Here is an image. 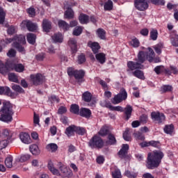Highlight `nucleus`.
Instances as JSON below:
<instances>
[{"label":"nucleus","instance_id":"72a5a7b5","mask_svg":"<svg viewBox=\"0 0 178 178\" xmlns=\"http://www.w3.org/2000/svg\"><path fill=\"white\" fill-rule=\"evenodd\" d=\"M173 90V87L170 85H163L161 87L160 92L161 94H165V92H170Z\"/></svg>","mask_w":178,"mask_h":178},{"label":"nucleus","instance_id":"c9c22d12","mask_svg":"<svg viewBox=\"0 0 178 178\" xmlns=\"http://www.w3.org/2000/svg\"><path fill=\"white\" fill-rule=\"evenodd\" d=\"M82 99L85 102H91V99H92V95L88 91L85 92L82 95Z\"/></svg>","mask_w":178,"mask_h":178},{"label":"nucleus","instance_id":"680f3d73","mask_svg":"<svg viewBox=\"0 0 178 178\" xmlns=\"http://www.w3.org/2000/svg\"><path fill=\"white\" fill-rule=\"evenodd\" d=\"M125 176L129 178H136L137 177V174L134 172H131L129 170L125 172Z\"/></svg>","mask_w":178,"mask_h":178},{"label":"nucleus","instance_id":"c03bdc74","mask_svg":"<svg viewBox=\"0 0 178 178\" xmlns=\"http://www.w3.org/2000/svg\"><path fill=\"white\" fill-rule=\"evenodd\" d=\"M81 33H83V27L76 26L74 29L72 34L73 35H76V37H78V35H80Z\"/></svg>","mask_w":178,"mask_h":178},{"label":"nucleus","instance_id":"ddd939ff","mask_svg":"<svg viewBox=\"0 0 178 178\" xmlns=\"http://www.w3.org/2000/svg\"><path fill=\"white\" fill-rule=\"evenodd\" d=\"M127 67L129 70H138L140 69H144V65L140 63L138 61H129L127 63Z\"/></svg>","mask_w":178,"mask_h":178},{"label":"nucleus","instance_id":"bb28decb","mask_svg":"<svg viewBox=\"0 0 178 178\" xmlns=\"http://www.w3.org/2000/svg\"><path fill=\"white\" fill-rule=\"evenodd\" d=\"M163 130L165 134H170L172 136V134H173V131H175V125L172 124L165 125Z\"/></svg>","mask_w":178,"mask_h":178},{"label":"nucleus","instance_id":"9d476101","mask_svg":"<svg viewBox=\"0 0 178 178\" xmlns=\"http://www.w3.org/2000/svg\"><path fill=\"white\" fill-rule=\"evenodd\" d=\"M135 8L138 10L144 11L148 9V3L145 0H135L134 1Z\"/></svg>","mask_w":178,"mask_h":178},{"label":"nucleus","instance_id":"c756f323","mask_svg":"<svg viewBox=\"0 0 178 178\" xmlns=\"http://www.w3.org/2000/svg\"><path fill=\"white\" fill-rule=\"evenodd\" d=\"M95 58L102 65H103V63L106 60V58L105 57V54L104 53L96 54Z\"/></svg>","mask_w":178,"mask_h":178},{"label":"nucleus","instance_id":"5701e85b","mask_svg":"<svg viewBox=\"0 0 178 178\" xmlns=\"http://www.w3.org/2000/svg\"><path fill=\"white\" fill-rule=\"evenodd\" d=\"M12 70H15L18 73H22L24 72V65L23 64H13L11 65Z\"/></svg>","mask_w":178,"mask_h":178},{"label":"nucleus","instance_id":"4468645a","mask_svg":"<svg viewBox=\"0 0 178 178\" xmlns=\"http://www.w3.org/2000/svg\"><path fill=\"white\" fill-rule=\"evenodd\" d=\"M12 70V67L6 63L4 64L2 61H0V73L1 74H3V76H6L9 72Z\"/></svg>","mask_w":178,"mask_h":178},{"label":"nucleus","instance_id":"2f4dec72","mask_svg":"<svg viewBox=\"0 0 178 178\" xmlns=\"http://www.w3.org/2000/svg\"><path fill=\"white\" fill-rule=\"evenodd\" d=\"M51 38L54 42H63V36L62 33H55Z\"/></svg>","mask_w":178,"mask_h":178},{"label":"nucleus","instance_id":"7c9ffc66","mask_svg":"<svg viewBox=\"0 0 178 178\" xmlns=\"http://www.w3.org/2000/svg\"><path fill=\"white\" fill-rule=\"evenodd\" d=\"M69 44L70 45L72 52L74 54L77 52V41L75 39H70L69 40Z\"/></svg>","mask_w":178,"mask_h":178},{"label":"nucleus","instance_id":"0e129e2a","mask_svg":"<svg viewBox=\"0 0 178 178\" xmlns=\"http://www.w3.org/2000/svg\"><path fill=\"white\" fill-rule=\"evenodd\" d=\"M27 13L31 17H34L35 16V9L34 8H29L27 9Z\"/></svg>","mask_w":178,"mask_h":178},{"label":"nucleus","instance_id":"8fccbe9b","mask_svg":"<svg viewBox=\"0 0 178 178\" xmlns=\"http://www.w3.org/2000/svg\"><path fill=\"white\" fill-rule=\"evenodd\" d=\"M8 79L10 81H13V83H18L19 80L17 79V76L15 73H9Z\"/></svg>","mask_w":178,"mask_h":178},{"label":"nucleus","instance_id":"39448f33","mask_svg":"<svg viewBox=\"0 0 178 178\" xmlns=\"http://www.w3.org/2000/svg\"><path fill=\"white\" fill-rule=\"evenodd\" d=\"M15 42L13 43V47L16 48L19 52H24V47L20 44H26V36L23 35H19L15 36Z\"/></svg>","mask_w":178,"mask_h":178},{"label":"nucleus","instance_id":"423d86ee","mask_svg":"<svg viewBox=\"0 0 178 178\" xmlns=\"http://www.w3.org/2000/svg\"><path fill=\"white\" fill-rule=\"evenodd\" d=\"M126 99H127V92L125 88H121L120 92L112 99L111 102L113 105H118Z\"/></svg>","mask_w":178,"mask_h":178},{"label":"nucleus","instance_id":"de8ad7c7","mask_svg":"<svg viewBox=\"0 0 178 178\" xmlns=\"http://www.w3.org/2000/svg\"><path fill=\"white\" fill-rule=\"evenodd\" d=\"M13 157H7L5 160L6 166L8 168H12L13 166Z\"/></svg>","mask_w":178,"mask_h":178},{"label":"nucleus","instance_id":"6e6d98bb","mask_svg":"<svg viewBox=\"0 0 178 178\" xmlns=\"http://www.w3.org/2000/svg\"><path fill=\"white\" fill-rule=\"evenodd\" d=\"M12 89L15 91L16 92L23 93L24 92V90H23L20 86L19 85H13L12 86Z\"/></svg>","mask_w":178,"mask_h":178},{"label":"nucleus","instance_id":"4c0bfd02","mask_svg":"<svg viewBox=\"0 0 178 178\" xmlns=\"http://www.w3.org/2000/svg\"><path fill=\"white\" fill-rule=\"evenodd\" d=\"M74 17V13L72 8H68L67 10L65 12V19H73Z\"/></svg>","mask_w":178,"mask_h":178},{"label":"nucleus","instance_id":"69168bd1","mask_svg":"<svg viewBox=\"0 0 178 178\" xmlns=\"http://www.w3.org/2000/svg\"><path fill=\"white\" fill-rule=\"evenodd\" d=\"M154 51L158 55H161L162 54V50L161 48H162V44H159L157 46H155L154 47Z\"/></svg>","mask_w":178,"mask_h":178},{"label":"nucleus","instance_id":"4be33fe9","mask_svg":"<svg viewBox=\"0 0 178 178\" xmlns=\"http://www.w3.org/2000/svg\"><path fill=\"white\" fill-rule=\"evenodd\" d=\"M58 27L64 30V31H67V30L70 29V25H69V24H67V22H66L65 21H63L62 19L58 20Z\"/></svg>","mask_w":178,"mask_h":178},{"label":"nucleus","instance_id":"bf43d9fd","mask_svg":"<svg viewBox=\"0 0 178 178\" xmlns=\"http://www.w3.org/2000/svg\"><path fill=\"white\" fill-rule=\"evenodd\" d=\"M4 88H5V91H4L5 95H8V97H13L15 95V93L10 91V88L9 87H5Z\"/></svg>","mask_w":178,"mask_h":178},{"label":"nucleus","instance_id":"20e7f679","mask_svg":"<svg viewBox=\"0 0 178 178\" xmlns=\"http://www.w3.org/2000/svg\"><path fill=\"white\" fill-rule=\"evenodd\" d=\"M110 111H116L117 112H124L125 120H129L131 118V113L133 112V107L130 105H127V106L123 109V107L120 106H113L111 105Z\"/></svg>","mask_w":178,"mask_h":178},{"label":"nucleus","instance_id":"393cba45","mask_svg":"<svg viewBox=\"0 0 178 178\" xmlns=\"http://www.w3.org/2000/svg\"><path fill=\"white\" fill-rule=\"evenodd\" d=\"M88 47H90L94 52V54H98V51H99L101 47L99 46V44L98 42H89L88 44Z\"/></svg>","mask_w":178,"mask_h":178},{"label":"nucleus","instance_id":"49530a36","mask_svg":"<svg viewBox=\"0 0 178 178\" xmlns=\"http://www.w3.org/2000/svg\"><path fill=\"white\" fill-rule=\"evenodd\" d=\"M150 38L153 41H156L158 38V31L156 29H152L150 31Z\"/></svg>","mask_w":178,"mask_h":178},{"label":"nucleus","instance_id":"864d4df0","mask_svg":"<svg viewBox=\"0 0 178 178\" xmlns=\"http://www.w3.org/2000/svg\"><path fill=\"white\" fill-rule=\"evenodd\" d=\"M100 105L101 106H103L104 108H108L110 110H111V107L112 106V104H111V102L106 100H103L100 102Z\"/></svg>","mask_w":178,"mask_h":178},{"label":"nucleus","instance_id":"e2e57ef3","mask_svg":"<svg viewBox=\"0 0 178 178\" xmlns=\"http://www.w3.org/2000/svg\"><path fill=\"white\" fill-rule=\"evenodd\" d=\"M7 56L9 58H15L16 56V50L13 49H10L7 53Z\"/></svg>","mask_w":178,"mask_h":178},{"label":"nucleus","instance_id":"dca6fc26","mask_svg":"<svg viewBox=\"0 0 178 178\" xmlns=\"http://www.w3.org/2000/svg\"><path fill=\"white\" fill-rule=\"evenodd\" d=\"M79 115L82 118L90 119V118H91V110L87 108H81L79 111Z\"/></svg>","mask_w":178,"mask_h":178},{"label":"nucleus","instance_id":"ea45409f","mask_svg":"<svg viewBox=\"0 0 178 178\" xmlns=\"http://www.w3.org/2000/svg\"><path fill=\"white\" fill-rule=\"evenodd\" d=\"M97 34L99 38H100L101 40H105V35L106 34V32L105 31V30H104V29H98L97 30Z\"/></svg>","mask_w":178,"mask_h":178},{"label":"nucleus","instance_id":"f8f14e48","mask_svg":"<svg viewBox=\"0 0 178 178\" xmlns=\"http://www.w3.org/2000/svg\"><path fill=\"white\" fill-rule=\"evenodd\" d=\"M22 26H26L29 31H35V30L38 29V26L37 25V24L33 23V22L30 20L23 21L22 23Z\"/></svg>","mask_w":178,"mask_h":178},{"label":"nucleus","instance_id":"58836bf2","mask_svg":"<svg viewBox=\"0 0 178 178\" xmlns=\"http://www.w3.org/2000/svg\"><path fill=\"white\" fill-rule=\"evenodd\" d=\"M8 144L9 140L8 139H5L3 137L0 138V150L7 147Z\"/></svg>","mask_w":178,"mask_h":178},{"label":"nucleus","instance_id":"774afa93","mask_svg":"<svg viewBox=\"0 0 178 178\" xmlns=\"http://www.w3.org/2000/svg\"><path fill=\"white\" fill-rule=\"evenodd\" d=\"M78 62L81 65V63H84V62H86V56L84 54H81L78 57Z\"/></svg>","mask_w":178,"mask_h":178},{"label":"nucleus","instance_id":"c85d7f7f","mask_svg":"<svg viewBox=\"0 0 178 178\" xmlns=\"http://www.w3.org/2000/svg\"><path fill=\"white\" fill-rule=\"evenodd\" d=\"M37 36L34 33H28L26 35V40L29 44L34 45L35 44V40Z\"/></svg>","mask_w":178,"mask_h":178},{"label":"nucleus","instance_id":"f704fd0d","mask_svg":"<svg viewBox=\"0 0 178 178\" xmlns=\"http://www.w3.org/2000/svg\"><path fill=\"white\" fill-rule=\"evenodd\" d=\"M46 149L50 152H56V151H58V145L56 143H49L46 146Z\"/></svg>","mask_w":178,"mask_h":178},{"label":"nucleus","instance_id":"f3484780","mask_svg":"<svg viewBox=\"0 0 178 178\" xmlns=\"http://www.w3.org/2000/svg\"><path fill=\"white\" fill-rule=\"evenodd\" d=\"M42 26L45 33H49V31L52 29V24L48 19H43Z\"/></svg>","mask_w":178,"mask_h":178},{"label":"nucleus","instance_id":"0eeeda50","mask_svg":"<svg viewBox=\"0 0 178 178\" xmlns=\"http://www.w3.org/2000/svg\"><path fill=\"white\" fill-rule=\"evenodd\" d=\"M67 74L69 76H74L79 83H83V79L85 73L83 70H74L72 67H70L67 69Z\"/></svg>","mask_w":178,"mask_h":178},{"label":"nucleus","instance_id":"f257e3e1","mask_svg":"<svg viewBox=\"0 0 178 178\" xmlns=\"http://www.w3.org/2000/svg\"><path fill=\"white\" fill-rule=\"evenodd\" d=\"M13 106L10 102H6L3 103V106L0 109V122L3 123H10L13 120Z\"/></svg>","mask_w":178,"mask_h":178},{"label":"nucleus","instance_id":"2eb2a0df","mask_svg":"<svg viewBox=\"0 0 178 178\" xmlns=\"http://www.w3.org/2000/svg\"><path fill=\"white\" fill-rule=\"evenodd\" d=\"M128 151L129 145L127 144H123L121 149L118 152L120 158H121L122 159L126 158V155H127Z\"/></svg>","mask_w":178,"mask_h":178},{"label":"nucleus","instance_id":"603ef678","mask_svg":"<svg viewBox=\"0 0 178 178\" xmlns=\"http://www.w3.org/2000/svg\"><path fill=\"white\" fill-rule=\"evenodd\" d=\"M122 137L125 141H131V136H129V129L123 133Z\"/></svg>","mask_w":178,"mask_h":178},{"label":"nucleus","instance_id":"6e6552de","mask_svg":"<svg viewBox=\"0 0 178 178\" xmlns=\"http://www.w3.org/2000/svg\"><path fill=\"white\" fill-rule=\"evenodd\" d=\"M89 147L91 148H102L104 147V141L99 136H93L88 143Z\"/></svg>","mask_w":178,"mask_h":178},{"label":"nucleus","instance_id":"f03ea898","mask_svg":"<svg viewBox=\"0 0 178 178\" xmlns=\"http://www.w3.org/2000/svg\"><path fill=\"white\" fill-rule=\"evenodd\" d=\"M163 152L161 150H154L147 155L146 166L147 169H155L161 165L163 158Z\"/></svg>","mask_w":178,"mask_h":178},{"label":"nucleus","instance_id":"b1692460","mask_svg":"<svg viewBox=\"0 0 178 178\" xmlns=\"http://www.w3.org/2000/svg\"><path fill=\"white\" fill-rule=\"evenodd\" d=\"M79 20L81 24H87L90 22V17L86 14H81Z\"/></svg>","mask_w":178,"mask_h":178},{"label":"nucleus","instance_id":"9b49d317","mask_svg":"<svg viewBox=\"0 0 178 178\" xmlns=\"http://www.w3.org/2000/svg\"><path fill=\"white\" fill-rule=\"evenodd\" d=\"M152 119L158 123H162V122H165V114L159 112H152L151 114Z\"/></svg>","mask_w":178,"mask_h":178},{"label":"nucleus","instance_id":"7ed1b4c3","mask_svg":"<svg viewBox=\"0 0 178 178\" xmlns=\"http://www.w3.org/2000/svg\"><path fill=\"white\" fill-rule=\"evenodd\" d=\"M147 49L149 52L140 51L138 54V59H136V60L140 63V65H143L147 59L151 63L154 60V58H155V52H154V50L151 49V47H148Z\"/></svg>","mask_w":178,"mask_h":178},{"label":"nucleus","instance_id":"a211bd4d","mask_svg":"<svg viewBox=\"0 0 178 178\" xmlns=\"http://www.w3.org/2000/svg\"><path fill=\"white\" fill-rule=\"evenodd\" d=\"M19 138L24 144H30L31 143V138L30 135L27 133H21L19 135Z\"/></svg>","mask_w":178,"mask_h":178},{"label":"nucleus","instance_id":"a18cd8bd","mask_svg":"<svg viewBox=\"0 0 178 178\" xmlns=\"http://www.w3.org/2000/svg\"><path fill=\"white\" fill-rule=\"evenodd\" d=\"M134 137H135V138L136 140H145V136H144L143 133H141L140 131L134 132Z\"/></svg>","mask_w":178,"mask_h":178},{"label":"nucleus","instance_id":"1a4fd4ad","mask_svg":"<svg viewBox=\"0 0 178 178\" xmlns=\"http://www.w3.org/2000/svg\"><path fill=\"white\" fill-rule=\"evenodd\" d=\"M31 80L34 86H40L45 81V76L41 74H31Z\"/></svg>","mask_w":178,"mask_h":178},{"label":"nucleus","instance_id":"052dcab7","mask_svg":"<svg viewBox=\"0 0 178 178\" xmlns=\"http://www.w3.org/2000/svg\"><path fill=\"white\" fill-rule=\"evenodd\" d=\"M150 2L153 3V5H165V0H150Z\"/></svg>","mask_w":178,"mask_h":178},{"label":"nucleus","instance_id":"473e14b6","mask_svg":"<svg viewBox=\"0 0 178 178\" xmlns=\"http://www.w3.org/2000/svg\"><path fill=\"white\" fill-rule=\"evenodd\" d=\"M30 152L33 155H40V148L38 147V145H31L29 147Z\"/></svg>","mask_w":178,"mask_h":178},{"label":"nucleus","instance_id":"aec40b11","mask_svg":"<svg viewBox=\"0 0 178 178\" xmlns=\"http://www.w3.org/2000/svg\"><path fill=\"white\" fill-rule=\"evenodd\" d=\"M59 169L61 173L63 174L64 177H70V176L73 175V173H72V171L67 170V168H66V166L65 165H60L59 167Z\"/></svg>","mask_w":178,"mask_h":178},{"label":"nucleus","instance_id":"79ce46f5","mask_svg":"<svg viewBox=\"0 0 178 178\" xmlns=\"http://www.w3.org/2000/svg\"><path fill=\"white\" fill-rule=\"evenodd\" d=\"M130 44L134 48H138V47H140V40H138V39H137V38H134L131 39V40L130 42Z\"/></svg>","mask_w":178,"mask_h":178},{"label":"nucleus","instance_id":"a19ab883","mask_svg":"<svg viewBox=\"0 0 178 178\" xmlns=\"http://www.w3.org/2000/svg\"><path fill=\"white\" fill-rule=\"evenodd\" d=\"M104 10H112L113 9V2L112 0H108L104 5Z\"/></svg>","mask_w":178,"mask_h":178},{"label":"nucleus","instance_id":"13d9d810","mask_svg":"<svg viewBox=\"0 0 178 178\" xmlns=\"http://www.w3.org/2000/svg\"><path fill=\"white\" fill-rule=\"evenodd\" d=\"M112 176L113 178H122V174L120 170H115L112 172Z\"/></svg>","mask_w":178,"mask_h":178},{"label":"nucleus","instance_id":"3c124183","mask_svg":"<svg viewBox=\"0 0 178 178\" xmlns=\"http://www.w3.org/2000/svg\"><path fill=\"white\" fill-rule=\"evenodd\" d=\"M109 133V129H108V127H103L101 128L100 131H99V136H106Z\"/></svg>","mask_w":178,"mask_h":178},{"label":"nucleus","instance_id":"09e8293b","mask_svg":"<svg viewBox=\"0 0 178 178\" xmlns=\"http://www.w3.org/2000/svg\"><path fill=\"white\" fill-rule=\"evenodd\" d=\"M75 133H76V134H79V136H84L86 130L83 127H75Z\"/></svg>","mask_w":178,"mask_h":178},{"label":"nucleus","instance_id":"6ab92c4d","mask_svg":"<svg viewBox=\"0 0 178 178\" xmlns=\"http://www.w3.org/2000/svg\"><path fill=\"white\" fill-rule=\"evenodd\" d=\"M1 134L3 136V138H5L6 140H8V141L13 136V132L8 129H3L2 131Z\"/></svg>","mask_w":178,"mask_h":178},{"label":"nucleus","instance_id":"a878e982","mask_svg":"<svg viewBox=\"0 0 178 178\" xmlns=\"http://www.w3.org/2000/svg\"><path fill=\"white\" fill-rule=\"evenodd\" d=\"M48 169L51 172V173H52V175H54L55 176H60V172H59V170L55 168L52 163H49L48 164Z\"/></svg>","mask_w":178,"mask_h":178},{"label":"nucleus","instance_id":"412c9836","mask_svg":"<svg viewBox=\"0 0 178 178\" xmlns=\"http://www.w3.org/2000/svg\"><path fill=\"white\" fill-rule=\"evenodd\" d=\"M74 133H76V126L74 125H71L65 129V134L67 136V137L74 136Z\"/></svg>","mask_w":178,"mask_h":178},{"label":"nucleus","instance_id":"5fc2aeb1","mask_svg":"<svg viewBox=\"0 0 178 178\" xmlns=\"http://www.w3.org/2000/svg\"><path fill=\"white\" fill-rule=\"evenodd\" d=\"M172 44L174 47H178V35L175 34L171 38Z\"/></svg>","mask_w":178,"mask_h":178},{"label":"nucleus","instance_id":"e433bc0d","mask_svg":"<svg viewBox=\"0 0 178 178\" xmlns=\"http://www.w3.org/2000/svg\"><path fill=\"white\" fill-rule=\"evenodd\" d=\"M70 112L74 113V115H79L80 113V106L79 105L74 104H72L70 106Z\"/></svg>","mask_w":178,"mask_h":178},{"label":"nucleus","instance_id":"37998d69","mask_svg":"<svg viewBox=\"0 0 178 178\" xmlns=\"http://www.w3.org/2000/svg\"><path fill=\"white\" fill-rule=\"evenodd\" d=\"M5 16H6V13H5L2 7H0V24H3L5 22Z\"/></svg>","mask_w":178,"mask_h":178},{"label":"nucleus","instance_id":"338daca9","mask_svg":"<svg viewBox=\"0 0 178 178\" xmlns=\"http://www.w3.org/2000/svg\"><path fill=\"white\" fill-rule=\"evenodd\" d=\"M29 159H30V155L24 154L21 156L19 161L20 162H26V161H29Z\"/></svg>","mask_w":178,"mask_h":178},{"label":"nucleus","instance_id":"4d7b16f0","mask_svg":"<svg viewBox=\"0 0 178 178\" xmlns=\"http://www.w3.org/2000/svg\"><path fill=\"white\" fill-rule=\"evenodd\" d=\"M150 147H154V148H161V143L159 141L151 140L149 141Z\"/></svg>","mask_w":178,"mask_h":178},{"label":"nucleus","instance_id":"cd10ccee","mask_svg":"<svg viewBox=\"0 0 178 178\" xmlns=\"http://www.w3.org/2000/svg\"><path fill=\"white\" fill-rule=\"evenodd\" d=\"M132 74L135 77H137V79H140V80H145V76H144V72L140 70H135L134 72H132Z\"/></svg>","mask_w":178,"mask_h":178}]
</instances>
